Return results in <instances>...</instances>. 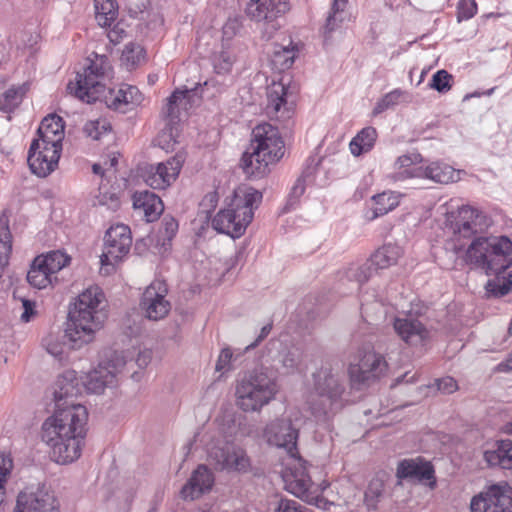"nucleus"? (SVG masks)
<instances>
[{"label":"nucleus","mask_w":512,"mask_h":512,"mask_svg":"<svg viewBox=\"0 0 512 512\" xmlns=\"http://www.w3.org/2000/svg\"><path fill=\"white\" fill-rule=\"evenodd\" d=\"M261 199L262 194L259 191L249 189L248 191L245 192L244 198H241L238 194H235V197L232 200V202L234 203V206L238 207L241 210L243 215L248 213L246 211L247 209L253 216V208L254 206H257L258 203H260Z\"/></svg>","instance_id":"obj_43"},{"label":"nucleus","mask_w":512,"mask_h":512,"mask_svg":"<svg viewBox=\"0 0 512 512\" xmlns=\"http://www.w3.org/2000/svg\"><path fill=\"white\" fill-rule=\"evenodd\" d=\"M208 461L218 471L248 473L251 460L245 449L235 444L213 446L208 451Z\"/></svg>","instance_id":"obj_13"},{"label":"nucleus","mask_w":512,"mask_h":512,"mask_svg":"<svg viewBox=\"0 0 512 512\" xmlns=\"http://www.w3.org/2000/svg\"><path fill=\"white\" fill-rule=\"evenodd\" d=\"M234 58L228 51H221L213 57V67L217 74H226L230 72Z\"/></svg>","instance_id":"obj_49"},{"label":"nucleus","mask_w":512,"mask_h":512,"mask_svg":"<svg viewBox=\"0 0 512 512\" xmlns=\"http://www.w3.org/2000/svg\"><path fill=\"white\" fill-rule=\"evenodd\" d=\"M377 136L378 134L374 127L368 126L363 128L355 137L352 138L349 144L351 154L354 156H360L361 154L372 150Z\"/></svg>","instance_id":"obj_34"},{"label":"nucleus","mask_w":512,"mask_h":512,"mask_svg":"<svg viewBox=\"0 0 512 512\" xmlns=\"http://www.w3.org/2000/svg\"><path fill=\"white\" fill-rule=\"evenodd\" d=\"M112 130L110 122L106 118H98L86 122L83 132L93 140H99Z\"/></svg>","instance_id":"obj_44"},{"label":"nucleus","mask_w":512,"mask_h":512,"mask_svg":"<svg viewBox=\"0 0 512 512\" xmlns=\"http://www.w3.org/2000/svg\"><path fill=\"white\" fill-rule=\"evenodd\" d=\"M420 162H422V156L416 152L399 156L394 163V167L397 171H395L392 174L391 178L394 181H404L406 179H411L412 177L398 178L397 176H398V174H401L402 172H404L408 169L419 168L420 166H415V165Z\"/></svg>","instance_id":"obj_42"},{"label":"nucleus","mask_w":512,"mask_h":512,"mask_svg":"<svg viewBox=\"0 0 512 512\" xmlns=\"http://www.w3.org/2000/svg\"><path fill=\"white\" fill-rule=\"evenodd\" d=\"M204 86L207 89H209L210 87L215 88L216 92H221L222 88H223V86L221 84H219L218 81L213 79V78L209 79V80H206L204 82Z\"/></svg>","instance_id":"obj_63"},{"label":"nucleus","mask_w":512,"mask_h":512,"mask_svg":"<svg viewBox=\"0 0 512 512\" xmlns=\"http://www.w3.org/2000/svg\"><path fill=\"white\" fill-rule=\"evenodd\" d=\"M471 512H512V489L508 485H492L475 495Z\"/></svg>","instance_id":"obj_14"},{"label":"nucleus","mask_w":512,"mask_h":512,"mask_svg":"<svg viewBox=\"0 0 512 512\" xmlns=\"http://www.w3.org/2000/svg\"><path fill=\"white\" fill-rule=\"evenodd\" d=\"M61 152L62 146L33 140L27 157L31 172L39 177L48 176L57 168Z\"/></svg>","instance_id":"obj_16"},{"label":"nucleus","mask_w":512,"mask_h":512,"mask_svg":"<svg viewBox=\"0 0 512 512\" xmlns=\"http://www.w3.org/2000/svg\"><path fill=\"white\" fill-rule=\"evenodd\" d=\"M466 262L493 276L485 285L489 296L502 297L512 290V241L507 236L476 237L466 251Z\"/></svg>","instance_id":"obj_3"},{"label":"nucleus","mask_w":512,"mask_h":512,"mask_svg":"<svg viewBox=\"0 0 512 512\" xmlns=\"http://www.w3.org/2000/svg\"><path fill=\"white\" fill-rule=\"evenodd\" d=\"M233 352L229 347H225L220 351L216 361L215 370L221 374H225L232 369Z\"/></svg>","instance_id":"obj_53"},{"label":"nucleus","mask_w":512,"mask_h":512,"mask_svg":"<svg viewBox=\"0 0 512 512\" xmlns=\"http://www.w3.org/2000/svg\"><path fill=\"white\" fill-rule=\"evenodd\" d=\"M13 468V461L9 455H0V505L4 501V483Z\"/></svg>","instance_id":"obj_51"},{"label":"nucleus","mask_w":512,"mask_h":512,"mask_svg":"<svg viewBox=\"0 0 512 512\" xmlns=\"http://www.w3.org/2000/svg\"><path fill=\"white\" fill-rule=\"evenodd\" d=\"M452 79H453L452 75L449 74L446 70L442 69V70L437 71L432 76L429 86L439 93H446L452 87V85H451Z\"/></svg>","instance_id":"obj_48"},{"label":"nucleus","mask_w":512,"mask_h":512,"mask_svg":"<svg viewBox=\"0 0 512 512\" xmlns=\"http://www.w3.org/2000/svg\"><path fill=\"white\" fill-rule=\"evenodd\" d=\"M278 392L277 375L263 362L237 381L236 404L244 412H258L274 400Z\"/></svg>","instance_id":"obj_7"},{"label":"nucleus","mask_w":512,"mask_h":512,"mask_svg":"<svg viewBox=\"0 0 512 512\" xmlns=\"http://www.w3.org/2000/svg\"><path fill=\"white\" fill-rule=\"evenodd\" d=\"M185 159V153L178 152L164 162L146 165L141 169V177L153 189H166L176 181Z\"/></svg>","instance_id":"obj_12"},{"label":"nucleus","mask_w":512,"mask_h":512,"mask_svg":"<svg viewBox=\"0 0 512 512\" xmlns=\"http://www.w3.org/2000/svg\"><path fill=\"white\" fill-rule=\"evenodd\" d=\"M36 260L42 264L48 273L55 277L54 275L57 272L69 264L71 258L61 250H53L44 255L37 256Z\"/></svg>","instance_id":"obj_37"},{"label":"nucleus","mask_w":512,"mask_h":512,"mask_svg":"<svg viewBox=\"0 0 512 512\" xmlns=\"http://www.w3.org/2000/svg\"><path fill=\"white\" fill-rule=\"evenodd\" d=\"M276 512H306L305 507L295 500L281 499L275 509Z\"/></svg>","instance_id":"obj_56"},{"label":"nucleus","mask_w":512,"mask_h":512,"mask_svg":"<svg viewBox=\"0 0 512 512\" xmlns=\"http://www.w3.org/2000/svg\"><path fill=\"white\" fill-rule=\"evenodd\" d=\"M167 286L163 281H153L144 291L140 302V308L144 316L152 321H158L165 318L171 304L166 299Z\"/></svg>","instance_id":"obj_17"},{"label":"nucleus","mask_w":512,"mask_h":512,"mask_svg":"<svg viewBox=\"0 0 512 512\" xmlns=\"http://www.w3.org/2000/svg\"><path fill=\"white\" fill-rule=\"evenodd\" d=\"M456 176V171L453 167L442 163L432 162L426 167L420 166L415 169H408L401 174H398V178L403 177H419L432 180L440 184H448L453 182Z\"/></svg>","instance_id":"obj_26"},{"label":"nucleus","mask_w":512,"mask_h":512,"mask_svg":"<svg viewBox=\"0 0 512 512\" xmlns=\"http://www.w3.org/2000/svg\"><path fill=\"white\" fill-rule=\"evenodd\" d=\"M26 90L24 85L6 90L0 98V111L12 113L21 104Z\"/></svg>","instance_id":"obj_38"},{"label":"nucleus","mask_w":512,"mask_h":512,"mask_svg":"<svg viewBox=\"0 0 512 512\" xmlns=\"http://www.w3.org/2000/svg\"><path fill=\"white\" fill-rule=\"evenodd\" d=\"M42 345L46 351L55 358L61 359L65 352L66 343L61 341L58 334H49L42 340Z\"/></svg>","instance_id":"obj_47"},{"label":"nucleus","mask_w":512,"mask_h":512,"mask_svg":"<svg viewBox=\"0 0 512 512\" xmlns=\"http://www.w3.org/2000/svg\"><path fill=\"white\" fill-rule=\"evenodd\" d=\"M93 205L104 206L109 210L115 211L120 206L118 193L112 187L101 184L98 189V194L94 197Z\"/></svg>","instance_id":"obj_41"},{"label":"nucleus","mask_w":512,"mask_h":512,"mask_svg":"<svg viewBox=\"0 0 512 512\" xmlns=\"http://www.w3.org/2000/svg\"><path fill=\"white\" fill-rule=\"evenodd\" d=\"M477 13L475 0H461L458 4L457 18L459 21L469 20Z\"/></svg>","instance_id":"obj_54"},{"label":"nucleus","mask_w":512,"mask_h":512,"mask_svg":"<svg viewBox=\"0 0 512 512\" xmlns=\"http://www.w3.org/2000/svg\"><path fill=\"white\" fill-rule=\"evenodd\" d=\"M288 10V0H250L245 13L253 21L270 23Z\"/></svg>","instance_id":"obj_23"},{"label":"nucleus","mask_w":512,"mask_h":512,"mask_svg":"<svg viewBox=\"0 0 512 512\" xmlns=\"http://www.w3.org/2000/svg\"><path fill=\"white\" fill-rule=\"evenodd\" d=\"M387 362L384 356L373 349L359 351L358 362L349 366V377L353 387L369 386L385 375Z\"/></svg>","instance_id":"obj_10"},{"label":"nucleus","mask_w":512,"mask_h":512,"mask_svg":"<svg viewBox=\"0 0 512 512\" xmlns=\"http://www.w3.org/2000/svg\"><path fill=\"white\" fill-rule=\"evenodd\" d=\"M132 245L130 228L124 224H117L110 227L104 237V249L100 256L102 270L110 273L114 265L122 260Z\"/></svg>","instance_id":"obj_11"},{"label":"nucleus","mask_w":512,"mask_h":512,"mask_svg":"<svg viewBox=\"0 0 512 512\" xmlns=\"http://www.w3.org/2000/svg\"><path fill=\"white\" fill-rule=\"evenodd\" d=\"M305 192V177L302 175L300 176L293 187L291 188L289 198H288V204L294 205L298 199L303 195Z\"/></svg>","instance_id":"obj_55"},{"label":"nucleus","mask_w":512,"mask_h":512,"mask_svg":"<svg viewBox=\"0 0 512 512\" xmlns=\"http://www.w3.org/2000/svg\"><path fill=\"white\" fill-rule=\"evenodd\" d=\"M14 512H59L55 495L44 489L22 491L18 494Z\"/></svg>","instance_id":"obj_20"},{"label":"nucleus","mask_w":512,"mask_h":512,"mask_svg":"<svg viewBox=\"0 0 512 512\" xmlns=\"http://www.w3.org/2000/svg\"><path fill=\"white\" fill-rule=\"evenodd\" d=\"M149 359H150L149 355L139 354L136 361L140 367H143V366L147 365Z\"/></svg>","instance_id":"obj_64"},{"label":"nucleus","mask_w":512,"mask_h":512,"mask_svg":"<svg viewBox=\"0 0 512 512\" xmlns=\"http://www.w3.org/2000/svg\"><path fill=\"white\" fill-rule=\"evenodd\" d=\"M298 86L285 76L267 87L266 113L269 117L285 121L294 113Z\"/></svg>","instance_id":"obj_9"},{"label":"nucleus","mask_w":512,"mask_h":512,"mask_svg":"<svg viewBox=\"0 0 512 512\" xmlns=\"http://www.w3.org/2000/svg\"><path fill=\"white\" fill-rule=\"evenodd\" d=\"M272 330V324L271 323H268L266 325H264L262 328H261V331H260V334L258 335V337L256 338V340L249 344L247 347H246V351H249V350H252L254 349L255 347H257L268 335L269 333L271 332Z\"/></svg>","instance_id":"obj_61"},{"label":"nucleus","mask_w":512,"mask_h":512,"mask_svg":"<svg viewBox=\"0 0 512 512\" xmlns=\"http://www.w3.org/2000/svg\"><path fill=\"white\" fill-rule=\"evenodd\" d=\"M106 298L99 286H90L78 295L74 308L69 311L64 338L72 348L91 342L94 334L107 319Z\"/></svg>","instance_id":"obj_4"},{"label":"nucleus","mask_w":512,"mask_h":512,"mask_svg":"<svg viewBox=\"0 0 512 512\" xmlns=\"http://www.w3.org/2000/svg\"><path fill=\"white\" fill-rule=\"evenodd\" d=\"M295 59V52L293 49H289L287 47H280L279 49H275L273 55L271 57V63L275 69L278 70H286L289 69Z\"/></svg>","instance_id":"obj_45"},{"label":"nucleus","mask_w":512,"mask_h":512,"mask_svg":"<svg viewBox=\"0 0 512 512\" xmlns=\"http://www.w3.org/2000/svg\"><path fill=\"white\" fill-rule=\"evenodd\" d=\"M312 486L311 478L304 467L296 469L285 478L287 491L306 502H311L314 499L311 492Z\"/></svg>","instance_id":"obj_30"},{"label":"nucleus","mask_w":512,"mask_h":512,"mask_svg":"<svg viewBox=\"0 0 512 512\" xmlns=\"http://www.w3.org/2000/svg\"><path fill=\"white\" fill-rule=\"evenodd\" d=\"M11 250V243L9 241H4L0 238V270L3 269L8 264Z\"/></svg>","instance_id":"obj_60"},{"label":"nucleus","mask_w":512,"mask_h":512,"mask_svg":"<svg viewBox=\"0 0 512 512\" xmlns=\"http://www.w3.org/2000/svg\"><path fill=\"white\" fill-rule=\"evenodd\" d=\"M192 90L174 91L167 99V104L162 110V115L168 119L169 124H174L179 119L180 107L186 108L188 95Z\"/></svg>","instance_id":"obj_36"},{"label":"nucleus","mask_w":512,"mask_h":512,"mask_svg":"<svg viewBox=\"0 0 512 512\" xmlns=\"http://www.w3.org/2000/svg\"><path fill=\"white\" fill-rule=\"evenodd\" d=\"M112 25L113 26L107 31V37L111 43L117 44L126 36V31L123 24L120 22L113 23Z\"/></svg>","instance_id":"obj_58"},{"label":"nucleus","mask_w":512,"mask_h":512,"mask_svg":"<svg viewBox=\"0 0 512 512\" xmlns=\"http://www.w3.org/2000/svg\"><path fill=\"white\" fill-rule=\"evenodd\" d=\"M393 327L397 335L409 345H420L429 337V331L415 318L396 317Z\"/></svg>","instance_id":"obj_27"},{"label":"nucleus","mask_w":512,"mask_h":512,"mask_svg":"<svg viewBox=\"0 0 512 512\" xmlns=\"http://www.w3.org/2000/svg\"><path fill=\"white\" fill-rule=\"evenodd\" d=\"M385 495V481L379 476L372 478L364 491L363 504L367 511L378 510L379 503L385 498Z\"/></svg>","instance_id":"obj_33"},{"label":"nucleus","mask_w":512,"mask_h":512,"mask_svg":"<svg viewBox=\"0 0 512 512\" xmlns=\"http://www.w3.org/2000/svg\"><path fill=\"white\" fill-rule=\"evenodd\" d=\"M143 53L144 50L140 45L129 43L125 45L121 59L126 67L131 69L140 63Z\"/></svg>","instance_id":"obj_46"},{"label":"nucleus","mask_w":512,"mask_h":512,"mask_svg":"<svg viewBox=\"0 0 512 512\" xmlns=\"http://www.w3.org/2000/svg\"><path fill=\"white\" fill-rule=\"evenodd\" d=\"M250 150L243 154L241 167L248 177H262L268 166L284 155V142L278 129L269 123L257 125L252 130Z\"/></svg>","instance_id":"obj_6"},{"label":"nucleus","mask_w":512,"mask_h":512,"mask_svg":"<svg viewBox=\"0 0 512 512\" xmlns=\"http://www.w3.org/2000/svg\"><path fill=\"white\" fill-rule=\"evenodd\" d=\"M246 211L248 213L243 215L241 210L231 202L227 208L220 210L214 216L212 227L219 233L229 235L232 238H239L252 221V214L249 210L246 209Z\"/></svg>","instance_id":"obj_18"},{"label":"nucleus","mask_w":512,"mask_h":512,"mask_svg":"<svg viewBox=\"0 0 512 512\" xmlns=\"http://www.w3.org/2000/svg\"><path fill=\"white\" fill-rule=\"evenodd\" d=\"M281 344L278 341H269L261 355V363L264 362L272 371L278 365L284 374L294 373L301 362V353L297 348H284L279 350Z\"/></svg>","instance_id":"obj_19"},{"label":"nucleus","mask_w":512,"mask_h":512,"mask_svg":"<svg viewBox=\"0 0 512 512\" xmlns=\"http://www.w3.org/2000/svg\"><path fill=\"white\" fill-rule=\"evenodd\" d=\"M434 473V468L430 462L417 458L399 462L396 474L400 479L423 482L430 488H434L436 485Z\"/></svg>","instance_id":"obj_24"},{"label":"nucleus","mask_w":512,"mask_h":512,"mask_svg":"<svg viewBox=\"0 0 512 512\" xmlns=\"http://www.w3.org/2000/svg\"><path fill=\"white\" fill-rule=\"evenodd\" d=\"M484 218L478 210L471 206H462L457 212L447 215V225L454 235L470 238L482 229L481 220Z\"/></svg>","instance_id":"obj_22"},{"label":"nucleus","mask_w":512,"mask_h":512,"mask_svg":"<svg viewBox=\"0 0 512 512\" xmlns=\"http://www.w3.org/2000/svg\"><path fill=\"white\" fill-rule=\"evenodd\" d=\"M496 449L487 450L484 458L490 466H499L503 469H512V441L500 440Z\"/></svg>","instance_id":"obj_32"},{"label":"nucleus","mask_w":512,"mask_h":512,"mask_svg":"<svg viewBox=\"0 0 512 512\" xmlns=\"http://www.w3.org/2000/svg\"><path fill=\"white\" fill-rule=\"evenodd\" d=\"M88 58L89 64L82 72H77L75 79L67 84L68 92L87 103L104 101L107 107L125 112L129 105H138L143 95L135 86L123 84L117 91L106 88V80L111 70L106 55L93 54Z\"/></svg>","instance_id":"obj_2"},{"label":"nucleus","mask_w":512,"mask_h":512,"mask_svg":"<svg viewBox=\"0 0 512 512\" xmlns=\"http://www.w3.org/2000/svg\"><path fill=\"white\" fill-rule=\"evenodd\" d=\"M214 484V475L206 465H199L180 491L184 500H195L209 492Z\"/></svg>","instance_id":"obj_25"},{"label":"nucleus","mask_w":512,"mask_h":512,"mask_svg":"<svg viewBox=\"0 0 512 512\" xmlns=\"http://www.w3.org/2000/svg\"><path fill=\"white\" fill-rule=\"evenodd\" d=\"M268 443L285 448L291 456L297 453L298 429L289 418H280L269 423L264 431Z\"/></svg>","instance_id":"obj_21"},{"label":"nucleus","mask_w":512,"mask_h":512,"mask_svg":"<svg viewBox=\"0 0 512 512\" xmlns=\"http://www.w3.org/2000/svg\"><path fill=\"white\" fill-rule=\"evenodd\" d=\"M22 313L20 315V320L23 323H28L32 320V318L36 315L35 303L28 299H22Z\"/></svg>","instance_id":"obj_59"},{"label":"nucleus","mask_w":512,"mask_h":512,"mask_svg":"<svg viewBox=\"0 0 512 512\" xmlns=\"http://www.w3.org/2000/svg\"><path fill=\"white\" fill-rule=\"evenodd\" d=\"M126 361L118 352H114L108 361V366L99 365L98 368L87 373L82 379V386L88 393L101 394L106 387L116 383V375L125 366Z\"/></svg>","instance_id":"obj_15"},{"label":"nucleus","mask_w":512,"mask_h":512,"mask_svg":"<svg viewBox=\"0 0 512 512\" xmlns=\"http://www.w3.org/2000/svg\"><path fill=\"white\" fill-rule=\"evenodd\" d=\"M53 279H56V277L48 273L35 258L27 273V281L29 284L37 289H43L52 284Z\"/></svg>","instance_id":"obj_39"},{"label":"nucleus","mask_w":512,"mask_h":512,"mask_svg":"<svg viewBox=\"0 0 512 512\" xmlns=\"http://www.w3.org/2000/svg\"><path fill=\"white\" fill-rule=\"evenodd\" d=\"M403 92L399 89L393 90L389 93H387L383 98H381L377 104L375 105L373 109V114L377 115L385 110L395 106L398 102L400 97L402 96Z\"/></svg>","instance_id":"obj_50"},{"label":"nucleus","mask_w":512,"mask_h":512,"mask_svg":"<svg viewBox=\"0 0 512 512\" xmlns=\"http://www.w3.org/2000/svg\"><path fill=\"white\" fill-rule=\"evenodd\" d=\"M54 392L56 409L42 424V440L58 464L76 461L82 453L88 431V411L73 398L81 393L75 371H66Z\"/></svg>","instance_id":"obj_1"},{"label":"nucleus","mask_w":512,"mask_h":512,"mask_svg":"<svg viewBox=\"0 0 512 512\" xmlns=\"http://www.w3.org/2000/svg\"><path fill=\"white\" fill-rule=\"evenodd\" d=\"M401 253V248L398 245L385 244L362 265L350 266L345 272V277L348 281L353 282L355 284L354 289L358 290L378 270L386 269L396 264Z\"/></svg>","instance_id":"obj_8"},{"label":"nucleus","mask_w":512,"mask_h":512,"mask_svg":"<svg viewBox=\"0 0 512 512\" xmlns=\"http://www.w3.org/2000/svg\"><path fill=\"white\" fill-rule=\"evenodd\" d=\"M347 1L348 0H334L331 7V12L326 19L324 27L326 33L334 31L346 20Z\"/></svg>","instance_id":"obj_40"},{"label":"nucleus","mask_w":512,"mask_h":512,"mask_svg":"<svg viewBox=\"0 0 512 512\" xmlns=\"http://www.w3.org/2000/svg\"><path fill=\"white\" fill-rule=\"evenodd\" d=\"M436 386L444 394H451L458 389L456 380L450 376L437 379Z\"/></svg>","instance_id":"obj_57"},{"label":"nucleus","mask_w":512,"mask_h":512,"mask_svg":"<svg viewBox=\"0 0 512 512\" xmlns=\"http://www.w3.org/2000/svg\"><path fill=\"white\" fill-rule=\"evenodd\" d=\"M398 205L399 198L394 192H382L372 197V206L365 216L368 220H374L392 211Z\"/></svg>","instance_id":"obj_31"},{"label":"nucleus","mask_w":512,"mask_h":512,"mask_svg":"<svg viewBox=\"0 0 512 512\" xmlns=\"http://www.w3.org/2000/svg\"><path fill=\"white\" fill-rule=\"evenodd\" d=\"M95 18L99 26L111 27L118 17L116 0H94Z\"/></svg>","instance_id":"obj_35"},{"label":"nucleus","mask_w":512,"mask_h":512,"mask_svg":"<svg viewBox=\"0 0 512 512\" xmlns=\"http://www.w3.org/2000/svg\"><path fill=\"white\" fill-rule=\"evenodd\" d=\"M178 226V222L174 217L165 215L161 221V228L159 232L163 236L164 240L171 241L178 231Z\"/></svg>","instance_id":"obj_52"},{"label":"nucleus","mask_w":512,"mask_h":512,"mask_svg":"<svg viewBox=\"0 0 512 512\" xmlns=\"http://www.w3.org/2000/svg\"><path fill=\"white\" fill-rule=\"evenodd\" d=\"M498 371L500 372H509L512 371V351L509 354V357L498 364Z\"/></svg>","instance_id":"obj_62"},{"label":"nucleus","mask_w":512,"mask_h":512,"mask_svg":"<svg viewBox=\"0 0 512 512\" xmlns=\"http://www.w3.org/2000/svg\"><path fill=\"white\" fill-rule=\"evenodd\" d=\"M133 208L143 216L147 222H153L159 218L164 210L161 198L148 190L136 191L132 196Z\"/></svg>","instance_id":"obj_28"},{"label":"nucleus","mask_w":512,"mask_h":512,"mask_svg":"<svg viewBox=\"0 0 512 512\" xmlns=\"http://www.w3.org/2000/svg\"><path fill=\"white\" fill-rule=\"evenodd\" d=\"M64 128L65 124L63 119L56 114H50L41 121L37 130L38 138L35 140H39L50 145L62 146Z\"/></svg>","instance_id":"obj_29"},{"label":"nucleus","mask_w":512,"mask_h":512,"mask_svg":"<svg viewBox=\"0 0 512 512\" xmlns=\"http://www.w3.org/2000/svg\"><path fill=\"white\" fill-rule=\"evenodd\" d=\"M313 388L308 406L317 421H326L347 404L345 379L339 370L323 365L312 374Z\"/></svg>","instance_id":"obj_5"}]
</instances>
